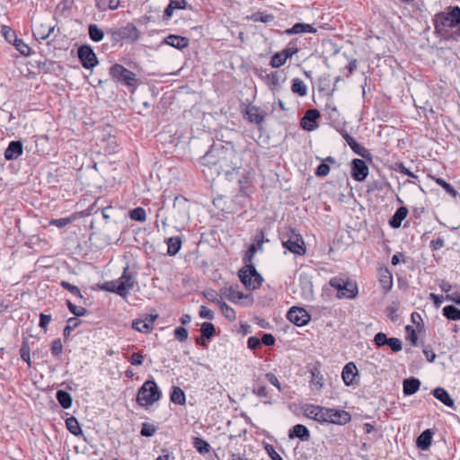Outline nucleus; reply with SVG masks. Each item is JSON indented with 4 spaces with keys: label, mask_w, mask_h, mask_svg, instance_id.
<instances>
[{
    "label": "nucleus",
    "mask_w": 460,
    "mask_h": 460,
    "mask_svg": "<svg viewBox=\"0 0 460 460\" xmlns=\"http://www.w3.org/2000/svg\"><path fill=\"white\" fill-rule=\"evenodd\" d=\"M200 164L202 172L210 181L219 176L233 181L242 169L241 157L235 149L222 145L213 146L200 158Z\"/></svg>",
    "instance_id": "1"
},
{
    "label": "nucleus",
    "mask_w": 460,
    "mask_h": 460,
    "mask_svg": "<svg viewBox=\"0 0 460 460\" xmlns=\"http://www.w3.org/2000/svg\"><path fill=\"white\" fill-rule=\"evenodd\" d=\"M190 201L183 196H177L171 208H163L157 214L164 226L183 227L190 219Z\"/></svg>",
    "instance_id": "2"
},
{
    "label": "nucleus",
    "mask_w": 460,
    "mask_h": 460,
    "mask_svg": "<svg viewBox=\"0 0 460 460\" xmlns=\"http://www.w3.org/2000/svg\"><path fill=\"white\" fill-rule=\"evenodd\" d=\"M253 255L245 253L243 257L244 267L239 270V278L246 288L254 290L261 286L262 277L253 265Z\"/></svg>",
    "instance_id": "3"
},
{
    "label": "nucleus",
    "mask_w": 460,
    "mask_h": 460,
    "mask_svg": "<svg viewBox=\"0 0 460 460\" xmlns=\"http://www.w3.org/2000/svg\"><path fill=\"white\" fill-rule=\"evenodd\" d=\"M434 25L436 31L442 36L447 35L450 29L459 27L460 7L454 6L449 13L441 12L436 14Z\"/></svg>",
    "instance_id": "4"
},
{
    "label": "nucleus",
    "mask_w": 460,
    "mask_h": 460,
    "mask_svg": "<svg viewBox=\"0 0 460 460\" xmlns=\"http://www.w3.org/2000/svg\"><path fill=\"white\" fill-rule=\"evenodd\" d=\"M133 286L134 279L131 275L128 274V268H125L124 273L119 279L103 283L101 288L125 296Z\"/></svg>",
    "instance_id": "5"
},
{
    "label": "nucleus",
    "mask_w": 460,
    "mask_h": 460,
    "mask_svg": "<svg viewBox=\"0 0 460 460\" xmlns=\"http://www.w3.org/2000/svg\"><path fill=\"white\" fill-rule=\"evenodd\" d=\"M110 75L113 80L128 87L134 88L140 84L136 75L119 64H115L111 66Z\"/></svg>",
    "instance_id": "6"
},
{
    "label": "nucleus",
    "mask_w": 460,
    "mask_h": 460,
    "mask_svg": "<svg viewBox=\"0 0 460 460\" xmlns=\"http://www.w3.org/2000/svg\"><path fill=\"white\" fill-rule=\"evenodd\" d=\"M330 285L337 289L339 298H355L358 294V287L355 282L349 279L333 278L330 280Z\"/></svg>",
    "instance_id": "7"
},
{
    "label": "nucleus",
    "mask_w": 460,
    "mask_h": 460,
    "mask_svg": "<svg viewBox=\"0 0 460 460\" xmlns=\"http://www.w3.org/2000/svg\"><path fill=\"white\" fill-rule=\"evenodd\" d=\"M77 57L83 67L93 69L99 64L96 54L89 45H82L77 49Z\"/></svg>",
    "instance_id": "8"
},
{
    "label": "nucleus",
    "mask_w": 460,
    "mask_h": 460,
    "mask_svg": "<svg viewBox=\"0 0 460 460\" xmlns=\"http://www.w3.org/2000/svg\"><path fill=\"white\" fill-rule=\"evenodd\" d=\"M282 244L288 251L297 255H303L306 251L302 236L299 234H296L294 230H292V235L289 239L283 241Z\"/></svg>",
    "instance_id": "9"
},
{
    "label": "nucleus",
    "mask_w": 460,
    "mask_h": 460,
    "mask_svg": "<svg viewBox=\"0 0 460 460\" xmlns=\"http://www.w3.org/2000/svg\"><path fill=\"white\" fill-rule=\"evenodd\" d=\"M287 318L296 326H303L310 321L311 315L304 308L293 306L288 310Z\"/></svg>",
    "instance_id": "10"
},
{
    "label": "nucleus",
    "mask_w": 460,
    "mask_h": 460,
    "mask_svg": "<svg viewBox=\"0 0 460 460\" xmlns=\"http://www.w3.org/2000/svg\"><path fill=\"white\" fill-rule=\"evenodd\" d=\"M305 411H307L308 416L313 420L321 423H330V412H332L331 408L309 405Z\"/></svg>",
    "instance_id": "11"
},
{
    "label": "nucleus",
    "mask_w": 460,
    "mask_h": 460,
    "mask_svg": "<svg viewBox=\"0 0 460 460\" xmlns=\"http://www.w3.org/2000/svg\"><path fill=\"white\" fill-rule=\"evenodd\" d=\"M369 169L365 161L358 158H355L351 161V176L355 181H365Z\"/></svg>",
    "instance_id": "12"
},
{
    "label": "nucleus",
    "mask_w": 460,
    "mask_h": 460,
    "mask_svg": "<svg viewBox=\"0 0 460 460\" xmlns=\"http://www.w3.org/2000/svg\"><path fill=\"white\" fill-rule=\"evenodd\" d=\"M162 392L154 380L146 381V408L159 401Z\"/></svg>",
    "instance_id": "13"
},
{
    "label": "nucleus",
    "mask_w": 460,
    "mask_h": 460,
    "mask_svg": "<svg viewBox=\"0 0 460 460\" xmlns=\"http://www.w3.org/2000/svg\"><path fill=\"white\" fill-rule=\"evenodd\" d=\"M239 184V192L243 196H249L252 192V172L247 171L242 173L241 176H234Z\"/></svg>",
    "instance_id": "14"
},
{
    "label": "nucleus",
    "mask_w": 460,
    "mask_h": 460,
    "mask_svg": "<svg viewBox=\"0 0 460 460\" xmlns=\"http://www.w3.org/2000/svg\"><path fill=\"white\" fill-rule=\"evenodd\" d=\"M23 146L22 141H11L4 152V158L8 161L15 160L22 155Z\"/></svg>",
    "instance_id": "15"
},
{
    "label": "nucleus",
    "mask_w": 460,
    "mask_h": 460,
    "mask_svg": "<svg viewBox=\"0 0 460 460\" xmlns=\"http://www.w3.org/2000/svg\"><path fill=\"white\" fill-rule=\"evenodd\" d=\"M320 117V112L315 110H308L301 119V127L305 130H313L315 128V120Z\"/></svg>",
    "instance_id": "16"
},
{
    "label": "nucleus",
    "mask_w": 460,
    "mask_h": 460,
    "mask_svg": "<svg viewBox=\"0 0 460 460\" xmlns=\"http://www.w3.org/2000/svg\"><path fill=\"white\" fill-rule=\"evenodd\" d=\"M123 40L133 42L139 38L140 32L132 23L118 28Z\"/></svg>",
    "instance_id": "17"
},
{
    "label": "nucleus",
    "mask_w": 460,
    "mask_h": 460,
    "mask_svg": "<svg viewBox=\"0 0 460 460\" xmlns=\"http://www.w3.org/2000/svg\"><path fill=\"white\" fill-rule=\"evenodd\" d=\"M332 412H330V423L345 425L350 421V414L344 410L332 409Z\"/></svg>",
    "instance_id": "18"
},
{
    "label": "nucleus",
    "mask_w": 460,
    "mask_h": 460,
    "mask_svg": "<svg viewBox=\"0 0 460 460\" xmlns=\"http://www.w3.org/2000/svg\"><path fill=\"white\" fill-rule=\"evenodd\" d=\"M163 43L172 46L177 49H182L189 46V39L186 37L171 34L164 40Z\"/></svg>",
    "instance_id": "19"
},
{
    "label": "nucleus",
    "mask_w": 460,
    "mask_h": 460,
    "mask_svg": "<svg viewBox=\"0 0 460 460\" xmlns=\"http://www.w3.org/2000/svg\"><path fill=\"white\" fill-rule=\"evenodd\" d=\"M433 396L440 401L444 405L454 408L455 402L454 400L449 395L448 392L442 388V387H437L432 391Z\"/></svg>",
    "instance_id": "20"
},
{
    "label": "nucleus",
    "mask_w": 460,
    "mask_h": 460,
    "mask_svg": "<svg viewBox=\"0 0 460 460\" xmlns=\"http://www.w3.org/2000/svg\"><path fill=\"white\" fill-rule=\"evenodd\" d=\"M358 374V369L353 362H349L345 365L342 369L341 376L346 385L353 384V380Z\"/></svg>",
    "instance_id": "21"
},
{
    "label": "nucleus",
    "mask_w": 460,
    "mask_h": 460,
    "mask_svg": "<svg viewBox=\"0 0 460 460\" xmlns=\"http://www.w3.org/2000/svg\"><path fill=\"white\" fill-rule=\"evenodd\" d=\"M288 436L290 438H298L302 441H308L310 438V432L305 425L296 424L289 430Z\"/></svg>",
    "instance_id": "22"
},
{
    "label": "nucleus",
    "mask_w": 460,
    "mask_h": 460,
    "mask_svg": "<svg viewBox=\"0 0 460 460\" xmlns=\"http://www.w3.org/2000/svg\"><path fill=\"white\" fill-rule=\"evenodd\" d=\"M433 432L431 429H426L420 433L416 439V446L420 450H427L429 448L432 441Z\"/></svg>",
    "instance_id": "23"
},
{
    "label": "nucleus",
    "mask_w": 460,
    "mask_h": 460,
    "mask_svg": "<svg viewBox=\"0 0 460 460\" xmlns=\"http://www.w3.org/2000/svg\"><path fill=\"white\" fill-rule=\"evenodd\" d=\"M420 382L418 378L409 377L403 380L402 390L405 395H412L418 392Z\"/></svg>",
    "instance_id": "24"
},
{
    "label": "nucleus",
    "mask_w": 460,
    "mask_h": 460,
    "mask_svg": "<svg viewBox=\"0 0 460 460\" xmlns=\"http://www.w3.org/2000/svg\"><path fill=\"white\" fill-rule=\"evenodd\" d=\"M408 209L405 207H400L397 208L394 216L389 219V225L393 228H399L402 225V220L407 217Z\"/></svg>",
    "instance_id": "25"
},
{
    "label": "nucleus",
    "mask_w": 460,
    "mask_h": 460,
    "mask_svg": "<svg viewBox=\"0 0 460 460\" xmlns=\"http://www.w3.org/2000/svg\"><path fill=\"white\" fill-rule=\"evenodd\" d=\"M246 115L251 122H253L257 125H260L263 121L265 117V113L263 111H261V110L255 106L248 108V110L246 111Z\"/></svg>",
    "instance_id": "26"
},
{
    "label": "nucleus",
    "mask_w": 460,
    "mask_h": 460,
    "mask_svg": "<svg viewBox=\"0 0 460 460\" xmlns=\"http://www.w3.org/2000/svg\"><path fill=\"white\" fill-rule=\"evenodd\" d=\"M66 426L68 431L74 436L83 435L80 423L75 416H71L66 420Z\"/></svg>",
    "instance_id": "27"
},
{
    "label": "nucleus",
    "mask_w": 460,
    "mask_h": 460,
    "mask_svg": "<svg viewBox=\"0 0 460 460\" xmlns=\"http://www.w3.org/2000/svg\"><path fill=\"white\" fill-rule=\"evenodd\" d=\"M56 398L62 408L69 409L72 406L73 399L68 392L58 390L56 394Z\"/></svg>",
    "instance_id": "28"
},
{
    "label": "nucleus",
    "mask_w": 460,
    "mask_h": 460,
    "mask_svg": "<svg viewBox=\"0 0 460 460\" xmlns=\"http://www.w3.org/2000/svg\"><path fill=\"white\" fill-rule=\"evenodd\" d=\"M221 296H225L226 298H227L231 302H235L236 300H240V299L244 298V295L242 292L234 289L232 287L222 288L221 289Z\"/></svg>",
    "instance_id": "29"
},
{
    "label": "nucleus",
    "mask_w": 460,
    "mask_h": 460,
    "mask_svg": "<svg viewBox=\"0 0 460 460\" xmlns=\"http://www.w3.org/2000/svg\"><path fill=\"white\" fill-rule=\"evenodd\" d=\"M181 247V239L179 236H172L167 239V252L169 255H175Z\"/></svg>",
    "instance_id": "30"
},
{
    "label": "nucleus",
    "mask_w": 460,
    "mask_h": 460,
    "mask_svg": "<svg viewBox=\"0 0 460 460\" xmlns=\"http://www.w3.org/2000/svg\"><path fill=\"white\" fill-rule=\"evenodd\" d=\"M171 401L179 405H183L186 402L184 392L178 386H173L170 394Z\"/></svg>",
    "instance_id": "31"
},
{
    "label": "nucleus",
    "mask_w": 460,
    "mask_h": 460,
    "mask_svg": "<svg viewBox=\"0 0 460 460\" xmlns=\"http://www.w3.org/2000/svg\"><path fill=\"white\" fill-rule=\"evenodd\" d=\"M379 281L384 289L389 290L393 285V279L387 269L381 270L379 272Z\"/></svg>",
    "instance_id": "32"
},
{
    "label": "nucleus",
    "mask_w": 460,
    "mask_h": 460,
    "mask_svg": "<svg viewBox=\"0 0 460 460\" xmlns=\"http://www.w3.org/2000/svg\"><path fill=\"white\" fill-rule=\"evenodd\" d=\"M88 34L90 39L94 42H100L104 38V32L93 23L88 26Z\"/></svg>",
    "instance_id": "33"
},
{
    "label": "nucleus",
    "mask_w": 460,
    "mask_h": 460,
    "mask_svg": "<svg viewBox=\"0 0 460 460\" xmlns=\"http://www.w3.org/2000/svg\"><path fill=\"white\" fill-rule=\"evenodd\" d=\"M291 90L294 93L299 95V96H305L307 93V87L305 84V83L299 79L295 78L292 81Z\"/></svg>",
    "instance_id": "34"
},
{
    "label": "nucleus",
    "mask_w": 460,
    "mask_h": 460,
    "mask_svg": "<svg viewBox=\"0 0 460 460\" xmlns=\"http://www.w3.org/2000/svg\"><path fill=\"white\" fill-rule=\"evenodd\" d=\"M81 320L78 319L77 317H70L67 320V324L66 325L63 331L64 338L67 340L70 337L72 331L77 328L81 324Z\"/></svg>",
    "instance_id": "35"
},
{
    "label": "nucleus",
    "mask_w": 460,
    "mask_h": 460,
    "mask_svg": "<svg viewBox=\"0 0 460 460\" xmlns=\"http://www.w3.org/2000/svg\"><path fill=\"white\" fill-rule=\"evenodd\" d=\"M443 314L448 320L458 321L460 320V309L455 305H447L443 308Z\"/></svg>",
    "instance_id": "36"
},
{
    "label": "nucleus",
    "mask_w": 460,
    "mask_h": 460,
    "mask_svg": "<svg viewBox=\"0 0 460 460\" xmlns=\"http://www.w3.org/2000/svg\"><path fill=\"white\" fill-rule=\"evenodd\" d=\"M193 447L196 450L202 454H208L210 451V445L201 438H195L193 440Z\"/></svg>",
    "instance_id": "37"
},
{
    "label": "nucleus",
    "mask_w": 460,
    "mask_h": 460,
    "mask_svg": "<svg viewBox=\"0 0 460 460\" xmlns=\"http://www.w3.org/2000/svg\"><path fill=\"white\" fill-rule=\"evenodd\" d=\"M310 373L312 375V385L321 389L323 386V376L321 374L319 368L316 367H313L310 369Z\"/></svg>",
    "instance_id": "38"
},
{
    "label": "nucleus",
    "mask_w": 460,
    "mask_h": 460,
    "mask_svg": "<svg viewBox=\"0 0 460 460\" xmlns=\"http://www.w3.org/2000/svg\"><path fill=\"white\" fill-rule=\"evenodd\" d=\"M200 332L202 337L210 340L216 332L214 324L208 322L203 323L200 327Z\"/></svg>",
    "instance_id": "39"
},
{
    "label": "nucleus",
    "mask_w": 460,
    "mask_h": 460,
    "mask_svg": "<svg viewBox=\"0 0 460 460\" xmlns=\"http://www.w3.org/2000/svg\"><path fill=\"white\" fill-rule=\"evenodd\" d=\"M66 305L69 311L75 315L74 317L84 316L88 314V310L84 307L74 305L70 300H66Z\"/></svg>",
    "instance_id": "40"
},
{
    "label": "nucleus",
    "mask_w": 460,
    "mask_h": 460,
    "mask_svg": "<svg viewBox=\"0 0 460 460\" xmlns=\"http://www.w3.org/2000/svg\"><path fill=\"white\" fill-rule=\"evenodd\" d=\"M31 349L29 346L28 341L25 340L22 341L21 349H20V355L23 361H25L29 367H31V356H30Z\"/></svg>",
    "instance_id": "41"
},
{
    "label": "nucleus",
    "mask_w": 460,
    "mask_h": 460,
    "mask_svg": "<svg viewBox=\"0 0 460 460\" xmlns=\"http://www.w3.org/2000/svg\"><path fill=\"white\" fill-rule=\"evenodd\" d=\"M299 51L298 47L296 46V43L295 40H291L287 48L282 49L280 52L283 54L285 58L288 60V58H292L293 55L296 54Z\"/></svg>",
    "instance_id": "42"
},
{
    "label": "nucleus",
    "mask_w": 460,
    "mask_h": 460,
    "mask_svg": "<svg viewBox=\"0 0 460 460\" xmlns=\"http://www.w3.org/2000/svg\"><path fill=\"white\" fill-rule=\"evenodd\" d=\"M1 33L4 38L9 42L13 43L18 39L15 31L9 26L4 25L1 29Z\"/></svg>",
    "instance_id": "43"
},
{
    "label": "nucleus",
    "mask_w": 460,
    "mask_h": 460,
    "mask_svg": "<svg viewBox=\"0 0 460 460\" xmlns=\"http://www.w3.org/2000/svg\"><path fill=\"white\" fill-rule=\"evenodd\" d=\"M433 179L439 186H441L446 190L447 193H448L449 195H451L454 198L456 197L457 191L455 190V188L451 184L447 183L442 178H433Z\"/></svg>",
    "instance_id": "44"
},
{
    "label": "nucleus",
    "mask_w": 460,
    "mask_h": 460,
    "mask_svg": "<svg viewBox=\"0 0 460 460\" xmlns=\"http://www.w3.org/2000/svg\"><path fill=\"white\" fill-rule=\"evenodd\" d=\"M287 62L283 54L279 51L275 53L270 59V65L274 68H279Z\"/></svg>",
    "instance_id": "45"
},
{
    "label": "nucleus",
    "mask_w": 460,
    "mask_h": 460,
    "mask_svg": "<svg viewBox=\"0 0 460 460\" xmlns=\"http://www.w3.org/2000/svg\"><path fill=\"white\" fill-rule=\"evenodd\" d=\"M42 27H43V24H41L39 27H36L35 30L33 31V35L36 39L44 40L49 37L50 33L53 32L55 27L49 24L47 27V30H48L47 33H41Z\"/></svg>",
    "instance_id": "46"
},
{
    "label": "nucleus",
    "mask_w": 460,
    "mask_h": 460,
    "mask_svg": "<svg viewBox=\"0 0 460 460\" xmlns=\"http://www.w3.org/2000/svg\"><path fill=\"white\" fill-rule=\"evenodd\" d=\"M13 46H15L16 49L22 55V56H30L31 54V48L23 42L22 40L17 39L15 42L13 43Z\"/></svg>",
    "instance_id": "47"
},
{
    "label": "nucleus",
    "mask_w": 460,
    "mask_h": 460,
    "mask_svg": "<svg viewBox=\"0 0 460 460\" xmlns=\"http://www.w3.org/2000/svg\"><path fill=\"white\" fill-rule=\"evenodd\" d=\"M252 21L254 22H261L263 23H269L271 22L274 20V15L265 13H256L252 14Z\"/></svg>",
    "instance_id": "48"
},
{
    "label": "nucleus",
    "mask_w": 460,
    "mask_h": 460,
    "mask_svg": "<svg viewBox=\"0 0 460 460\" xmlns=\"http://www.w3.org/2000/svg\"><path fill=\"white\" fill-rule=\"evenodd\" d=\"M203 296L207 300L217 304L218 306H220L221 304L224 303V301L222 300V297L218 298L217 292L213 289H208V290L204 291Z\"/></svg>",
    "instance_id": "49"
},
{
    "label": "nucleus",
    "mask_w": 460,
    "mask_h": 460,
    "mask_svg": "<svg viewBox=\"0 0 460 460\" xmlns=\"http://www.w3.org/2000/svg\"><path fill=\"white\" fill-rule=\"evenodd\" d=\"M60 285L62 288L68 290L73 296L79 297V298H83L81 290L79 289V288L77 286L70 284L69 282L65 281V280L61 281Z\"/></svg>",
    "instance_id": "50"
},
{
    "label": "nucleus",
    "mask_w": 460,
    "mask_h": 460,
    "mask_svg": "<svg viewBox=\"0 0 460 460\" xmlns=\"http://www.w3.org/2000/svg\"><path fill=\"white\" fill-rule=\"evenodd\" d=\"M107 35L110 38L111 45L113 46L123 41L119 29H110L107 31Z\"/></svg>",
    "instance_id": "51"
},
{
    "label": "nucleus",
    "mask_w": 460,
    "mask_h": 460,
    "mask_svg": "<svg viewBox=\"0 0 460 460\" xmlns=\"http://www.w3.org/2000/svg\"><path fill=\"white\" fill-rule=\"evenodd\" d=\"M219 307L226 318H227L230 321L235 320L236 314L234 310L232 307H230L226 303H222Z\"/></svg>",
    "instance_id": "52"
},
{
    "label": "nucleus",
    "mask_w": 460,
    "mask_h": 460,
    "mask_svg": "<svg viewBox=\"0 0 460 460\" xmlns=\"http://www.w3.org/2000/svg\"><path fill=\"white\" fill-rule=\"evenodd\" d=\"M405 332H406V339L411 341V344L412 346H417L418 335L416 333L415 329L411 325H407L405 327Z\"/></svg>",
    "instance_id": "53"
},
{
    "label": "nucleus",
    "mask_w": 460,
    "mask_h": 460,
    "mask_svg": "<svg viewBox=\"0 0 460 460\" xmlns=\"http://www.w3.org/2000/svg\"><path fill=\"white\" fill-rule=\"evenodd\" d=\"M352 151L358 155L359 156L365 158V159H371V154L370 152L364 146H362L361 145H359L358 143H357L355 146H354V148L352 149Z\"/></svg>",
    "instance_id": "54"
},
{
    "label": "nucleus",
    "mask_w": 460,
    "mask_h": 460,
    "mask_svg": "<svg viewBox=\"0 0 460 460\" xmlns=\"http://www.w3.org/2000/svg\"><path fill=\"white\" fill-rule=\"evenodd\" d=\"M188 331L183 326H179L174 330V337L180 342H183L188 339Z\"/></svg>",
    "instance_id": "55"
},
{
    "label": "nucleus",
    "mask_w": 460,
    "mask_h": 460,
    "mask_svg": "<svg viewBox=\"0 0 460 460\" xmlns=\"http://www.w3.org/2000/svg\"><path fill=\"white\" fill-rule=\"evenodd\" d=\"M72 222V219L70 217H63V218H58V219H51L49 224V226H54L58 228H64L67 225H69Z\"/></svg>",
    "instance_id": "56"
},
{
    "label": "nucleus",
    "mask_w": 460,
    "mask_h": 460,
    "mask_svg": "<svg viewBox=\"0 0 460 460\" xmlns=\"http://www.w3.org/2000/svg\"><path fill=\"white\" fill-rule=\"evenodd\" d=\"M63 351V345L60 339H56L51 343V353L54 357H59Z\"/></svg>",
    "instance_id": "57"
},
{
    "label": "nucleus",
    "mask_w": 460,
    "mask_h": 460,
    "mask_svg": "<svg viewBox=\"0 0 460 460\" xmlns=\"http://www.w3.org/2000/svg\"><path fill=\"white\" fill-rule=\"evenodd\" d=\"M129 217L133 220L144 221V208L141 207L136 208L129 211Z\"/></svg>",
    "instance_id": "58"
},
{
    "label": "nucleus",
    "mask_w": 460,
    "mask_h": 460,
    "mask_svg": "<svg viewBox=\"0 0 460 460\" xmlns=\"http://www.w3.org/2000/svg\"><path fill=\"white\" fill-rule=\"evenodd\" d=\"M386 345L390 347V349L394 352H398L402 350V341L398 338H389Z\"/></svg>",
    "instance_id": "59"
},
{
    "label": "nucleus",
    "mask_w": 460,
    "mask_h": 460,
    "mask_svg": "<svg viewBox=\"0 0 460 460\" xmlns=\"http://www.w3.org/2000/svg\"><path fill=\"white\" fill-rule=\"evenodd\" d=\"M388 339L389 338L386 336L385 333H384V332H377L375 335L374 341H375V344L377 347H382V346L386 345Z\"/></svg>",
    "instance_id": "60"
},
{
    "label": "nucleus",
    "mask_w": 460,
    "mask_h": 460,
    "mask_svg": "<svg viewBox=\"0 0 460 460\" xmlns=\"http://www.w3.org/2000/svg\"><path fill=\"white\" fill-rule=\"evenodd\" d=\"M330 172V165L326 163H322L318 165L315 171V174L319 177H324Z\"/></svg>",
    "instance_id": "61"
},
{
    "label": "nucleus",
    "mask_w": 460,
    "mask_h": 460,
    "mask_svg": "<svg viewBox=\"0 0 460 460\" xmlns=\"http://www.w3.org/2000/svg\"><path fill=\"white\" fill-rule=\"evenodd\" d=\"M304 32V23H296L291 28L287 29L285 33L287 35L298 34Z\"/></svg>",
    "instance_id": "62"
},
{
    "label": "nucleus",
    "mask_w": 460,
    "mask_h": 460,
    "mask_svg": "<svg viewBox=\"0 0 460 460\" xmlns=\"http://www.w3.org/2000/svg\"><path fill=\"white\" fill-rule=\"evenodd\" d=\"M102 141H107V148L110 152H115L116 147L118 146L116 137L114 136L109 135L108 138L105 139L103 137Z\"/></svg>",
    "instance_id": "63"
},
{
    "label": "nucleus",
    "mask_w": 460,
    "mask_h": 460,
    "mask_svg": "<svg viewBox=\"0 0 460 460\" xmlns=\"http://www.w3.org/2000/svg\"><path fill=\"white\" fill-rule=\"evenodd\" d=\"M50 321H51V315H49V314H45L41 313V314H40V323H39V326H40L41 329L47 330L48 325L49 324Z\"/></svg>",
    "instance_id": "64"
}]
</instances>
